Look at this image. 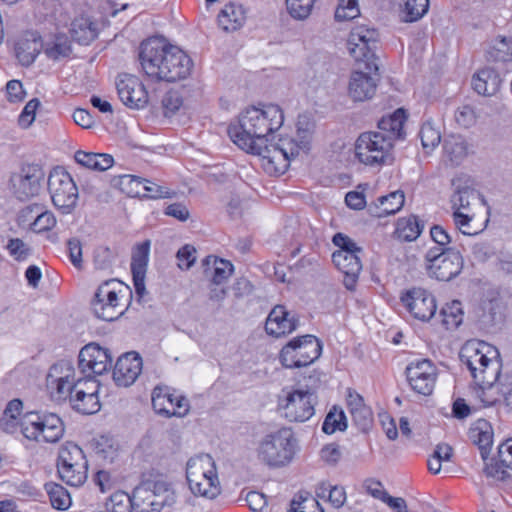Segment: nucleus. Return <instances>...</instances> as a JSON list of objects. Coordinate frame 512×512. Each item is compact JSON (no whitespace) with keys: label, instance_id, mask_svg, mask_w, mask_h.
I'll use <instances>...</instances> for the list:
<instances>
[{"label":"nucleus","instance_id":"nucleus-1","mask_svg":"<svg viewBox=\"0 0 512 512\" xmlns=\"http://www.w3.org/2000/svg\"><path fill=\"white\" fill-rule=\"evenodd\" d=\"M284 121L281 108L269 104L263 109L251 107L240 114L237 124L228 127L231 140L243 151L257 155L267 152L269 137Z\"/></svg>","mask_w":512,"mask_h":512},{"label":"nucleus","instance_id":"nucleus-2","mask_svg":"<svg viewBox=\"0 0 512 512\" xmlns=\"http://www.w3.org/2000/svg\"><path fill=\"white\" fill-rule=\"evenodd\" d=\"M405 119L404 110L399 108L391 115L381 118L377 131L362 133L355 144L358 160L368 166L392 164L394 142L405 136Z\"/></svg>","mask_w":512,"mask_h":512},{"label":"nucleus","instance_id":"nucleus-3","mask_svg":"<svg viewBox=\"0 0 512 512\" xmlns=\"http://www.w3.org/2000/svg\"><path fill=\"white\" fill-rule=\"evenodd\" d=\"M491 348L484 342H467L459 353L462 365L469 370L475 385L482 390L491 387L500 373L497 361L488 357Z\"/></svg>","mask_w":512,"mask_h":512},{"label":"nucleus","instance_id":"nucleus-4","mask_svg":"<svg viewBox=\"0 0 512 512\" xmlns=\"http://www.w3.org/2000/svg\"><path fill=\"white\" fill-rule=\"evenodd\" d=\"M294 433L290 428H280L267 434L257 448L258 459L270 467H281L291 462L295 454Z\"/></svg>","mask_w":512,"mask_h":512},{"label":"nucleus","instance_id":"nucleus-5","mask_svg":"<svg viewBox=\"0 0 512 512\" xmlns=\"http://www.w3.org/2000/svg\"><path fill=\"white\" fill-rule=\"evenodd\" d=\"M425 269L431 278L450 281L464 267V259L457 248H430L424 256Z\"/></svg>","mask_w":512,"mask_h":512},{"label":"nucleus","instance_id":"nucleus-6","mask_svg":"<svg viewBox=\"0 0 512 512\" xmlns=\"http://www.w3.org/2000/svg\"><path fill=\"white\" fill-rule=\"evenodd\" d=\"M321 353V341L316 336L307 334L291 339L281 349L279 359L286 368H300L314 363Z\"/></svg>","mask_w":512,"mask_h":512},{"label":"nucleus","instance_id":"nucleus-7","mask_svg":"<svg viewBox=\"0 0 512 512\" xmlns=\"http://www.w3.org/2000/svg\"><path fill=\"white\" fill-rule=\"evenodd\" d=\"M47 186L53 205L63 214H70L76 208L78 187L63 167L57 166L50 171Z\"/></svg>","mask_w":512,"mask_h":512},{"label":"nucleus","instance_id":"nucleus-8","mask_svg":"<svg viewBox=\"0 0 512 512\" xmlns=\"http://www.w3.org/2000/svg\"><path fill=\"white\" fill-rule=\"evenodd\" d=\"M317 397L311 393L302 392L294 387L282 389L278 399V407L283 417L289 422L302 423L308 421L315 414Z\"/></svg>","mask_w":512,"mask_h":512},{"label":"nucleus","instance_id":"nucleus-9","mask_svg":"<svg viewBox=\"0 0 512 512\" xmlns=\"http://www.w3.org/2000/svg\"><path fill=\"white\" fill-rule=\"evenodd\" d=\"M311 140V132L309 129L298 128L297 139L284 137L280 138L277 143L267 144V152L259 154L260 157L267 159L269 163L283 162L282 168L288 167L291 158L296 157L299 152H307Z\"/></svg>","mask_w":512,"mask_h":512},{"label":"nucleus","instance_id":"nucleus-10","mask_svg":"<svg viewBox=\"0 0 512 512\" xmlns=\"http://www.w3.org/2000/svg\"><path fill=\"white\" fill-rule=\"evenodd\" d=\"M74 374V366L69 360H60L49 368L46 389L52 400L66 401L71 398Z\"/></svg>","mask_w":512,"mask_h":512},{"label":"nucleus","instance_id":"nucleus-11","mask_svg":"<svg viewBox=\"0 0 512 512\" xmlns=\"http://www.w3.org/2000/svg\"><path fill=\"white\" fill-rule=\"evenodd\" d=\"M379 41V32L365 24L355 25L349 34L347 47L355 61H366L370 68V61L375 57V50Z\"/></svg>","mask_w":512,"mask_h":512},{"label":"nucleus","instance_id":"nucleus-12","mask_svg":"<svg viewBox=\"0 0 512 512\" xmlns=\"http://www.w3.org/2000/svg\"><path fill=\"white\" fill-rule=\"evenodd\" d=\"M168 48L171 44L164 37H151L144 40L139 47V61L143 72L156 80L164 66Z\"/></svg>","mask_w":512,"mask_h":512},{"label":"nucleus","instance_id":"nucleus-13","mask_svg":"<svg viewBox=\"0 0 512 512\" xmlns=\"http://www.w3.org/2000/svg\"><path fill=\"white\" fill-rule=\"evenodd\" d=\"M117 285L119 283L116 280H108L97 288L91 302L92 310L97 318L114 321L123 314L115 288Z\"/></svg>","mask_w":512,"mask_h":512},{"label":"nucleus","instance_id":"nucleus-14","mask_svg":"<svg viewBox=\"0 0 512 512\" xmlns=\"http://www.w3.org/2000/svg\"><path fill=\"white\" fill-rule=\"evenodd\" d=\"M405 373L409 385L416 393L424 396L432 394L437 377V369L432 361L426 358L412 361Z\"/></svg>","mask_w":512,"mask_h":512},{"label":"nucleus","instance_id":"nucleus-15","mask_svg":"<svg viewBox=\"0 0 512 512\" xmlns=\"http://www.w3.org/2000/svg\"><path fill=\"white\" fill-rule=\"evenodd\" d=\"M134 498L136 512H161L165 506L174 502L173 492L164 482H156L153 490L136 487Z\"/></svg>","mask_w":512,"mask_h":512},{"label":"nucleus","instance_id":"nucleus-16","mask_svg":"<svg viewBox=\"0 0 512 512\" xmlns=\"http://www.w3.org/2000/svg\"><path fill=\"white\" fill-rule=\"evenodd\" d=\"M154 411L166 418L184 417L189 412V401L184 396H175L168 386H156L152 391Z\"/></svg>","mask_w":512,"mask_h":512},{"label":"nucleus","instance_id":"nucleus-17","mask_svg":"<svg viewBox=\"0 0 512 512\" xmlns=\"http://www.w3.org/2000/svg\"><path fill=\"white\" fill-rule=\"evenodd\" d=\"M113 357L110 351L98 344L84 346L78 355V368L81 374L102 375L112 366Z\"/></svg>","mask_w":512,"mask_h":512},{"label":"nucleus","instance_id":"nucleus-18","mask_svg":"<svg viewBox=\"0 0 512 512\" xmlns=\"http://www.w3.org/2000/svg\"><path fill=\"white\" fill-rule=\"evenodd\" d=\"M116 89L121 102L131 109H142L148 103V93L143 83L134 75H119Z\"/></svg>","mask_w":512,"mask_h":512},{"label":"nucleus","instance_id":"nucleus-19","mask_svg":"<svg viewBox=\"0 0 512 512\" xmlns=\"http://www.w3.org/2000/svg\"><path fill=\"white\" fill-rule=\"evenodd\" d=\"M162 66L158 81L174 82L187 78L193 68V61L191 58L179 47L171 45L168 48V56H166Z\"/></svg>","mask_w":512,"mask_h":512},{"label":"nucleus","instance_id":"nucleus-20","mask_svg":"<svg viewBox=\"0 0 512 512\" xmlns=\"http://www.w3.org/2000/svg\"><path fill=\"white\" fill-rule=\"evenodd\" d=\"M401 301L414 318L423 322L430 320L437 309L434 296L423 288L408 290Z\"/></svg>","mask_w":512,"mask_h":512},{"label":"nucleus","instance_id":"nucleus-21","mask_svg":"<svg viewBox=\"0 0 512 512\" xmlns=\"http://www.w3.org/2000/svg\"><path fill=\"white\" fill-rule=\"evenodd\" d=\"M142 371V358L136 352H128L117 359L113 379L118 386L132 385Z\"/></svg>","mask_w":512,"mask_h":512},{"label":"nucleus","instance_id":"nucleus-22","mask_svg":"<svg viewBox=\"0 0 512 512\" xmlns=\"http://www.w3.org/2000/svg\"><path fill=\"white\" fill-rule=\"evenodd\" d=\"M22 410L23 403L20 399L16 398L9 401L0 418V428L10 434H15L19 431L26 440L30 441L29 426L23 422L28 413L23 415Z\"/></svg>","mask_w":512,"mask_h":512},{"label":"nucleus","instance_id":"nucleus-23","mask_svg":"<svg viewBox=\"0 0 512 512\" xmlns=\"http://www.w3.org/2000/svg\"><path fill=\"white\" fill-rule=\"evenodd\" d=\"M34 421V440L55 443L64 433V425L60 417L54 413H36Z\"/></svg>","mask_w":512,"mask_h":512},{"label":"nucleus","instance_id":"nucleus-24","mask_svg":"<svg viewBox=\"0 0 512 512\" xmlns=\"http://www.w3.org/2000/svg\"><path fill=\"white\" fill-rule=\"evenodd\" d=\"M298 325L299 320L294 315H291L284 306L277 305L266 319L265 330L271 336L281 337L295 331Z\"/></svg>","mask_w":512,"mask_h":512},{"label":"nucleus","instance_id":"nucleus-25","mask_svg":"<svg viewBox=\"0 0 512 512\" xmlns=\"http://www.w3.org/2000/svg\"><path fill=\"white\" fill-rule=\"evenodd\" d=\"M332 262L344 274L343 283L348 290L355 288L357 279L362 270L359 254H343L333 252Z\"/></svg>","mask_w":512,"mask_h":512},{"label":"nucleus","instance_id":"nucleus-26","mask_svg":"<svg viewBox=\"0 0 512 512\" xmlns=\"http://www.w3.org/2000/svg\"><path fill=\"white\" fill-rule=\"evenodd\" d=\"M98 383H92L86 390H77L69 399L71 407L81 414H94L100 410L98 398Z\"/></svg>","mask_w":512,"mask_h":512},{"label":"nucleus","instance_id":"nucleus-27","mask_svg":"<svg viewBox=\"0 0 512 512\" xmlns=\"http://www.w3.org/2000/svg\"><path fill=\"white\" fill-rule=\"evenodd\" d=\"M377 87V81L368 73L354 71L351 74L348 93L354 101H365L371 99Z\"/></svg>","mask_w":512,"mask_h":512},{"label":"nucleus","instance_id":"nucleus-28","mask_svg":"<svg viewBox=\"0 0 512 512\" xmlns=\"http://www.w3.org/2000/svg\"><path fill=\"white\" fill-rule=\"evenodd\" d=\"M9 189L13 196L21 202L28 201L32 196V165L23 164L13 172L9 181Z\"/></svg>","mask_w":512,"mask_h":512},{"label":"nucleus","instance_id":"nucleus-29","mask_svg":"<svg viewBox=\"0 0 512 512\" xmlns=\"http://www.w3.org/2000/svg\"><path fill=\"white\" fill-rule=\"evenodd\" d=\"M38 40L41 43V49L46 57L53 61L67 58L72 53L71 43L65 34H55L43 40L41 36L36 37L34 33V44H36Z\"/></svg>","mask_w":512,"mask_h":512},{"label":"nucleus","instance_id":"nucleus-30","mask_svg":"<svg viewBox=\"0 0 512 512\" xmlns=\"http://www.w3.org/2000/svg\"><path fill=\"white\" fill-rule=\"evenodd\" d=\"M405 195L402 190H396L388 195L381 196L377 202L368 206L370 215L383 218L389 215H394L404 206Z\"/></svg>","mask_w":512,"mask_h":512},{"label":"nucleus","instance_id":"nucleus-31","mask_svg":"<svg viewBox=\"0 0 512 512\" xmlns=\"http://www.w3.org/2000/svg\"><path fill=\"white\" fill-rule=\"evenodd\" d=\"M468 437L478 446L482 458L485 460L490 454L493 443V429L485 419L476 420L470 427Z\"/></svg>","mask_w":512,"mask_h":512},{"label":"nucleus","instance_id":"nucleus-32","mask_svg":"<svg viewBox=\"0 0 512 512\" xmlns=\"http://www.w3.org/2000/svg\"><path fill=\"white\" fill-rule=\"evenodd\" d=\"M502 83V79L498 72L492 68L480 70L473 76V89L483 96H492L498 92Z\"/></svg>","mask_w":512,"mask_h":512},{"label":"nucleus","instance_id":"nucleus-33","mask_svg":"<svg viewBox=\"0 0 512 512\" xmlns=\"http://www.w3.org/2000/svg\"><path fill=\"white\" fill-rule=\"evenodd\" d=\"M70 33L74 41L88 45L97 37V24L89 17L81 15L72 21Z\"/></svg>","mask_w":512,"mask_h":512},{"label":"nucleus","instance_id":"nucleus-34","mask_svg":"<svg viewBox=\"0 0 512 512\" xmlns=\"http://www.w3.org/2000/svg\"><path fill=\"white\" fill-rule=\"evenodd\" d=\"M202 266L205 274H208L211 270V281L215 285L226 282L233 273V265L231 262L212 255L202 260Z\"/></svg>","mask_w":512,"mask_h":512},{"label":"nucleus","instance_id":"nucleus-35","mask_svg":"<svg viewBox=\"0 0 512 512\" xmlns=\"http://www.w3.org/2000/svg\"><path fill=\"white\" fill-rule=\"evenodd\" d=\"M245 18V11L241 5L229 3L218 14V23L225 31H235L243 25Z\"/></svg>","mask_w":512,"mask_h":512},{"label":"nucleus","instance_id":"nucleus-36","mask_svg":"<svg viewBox=\"0 0 512 512\" xmlns=\"http://www.w3.org/2000/svg\"><path fill=\"white\" fill-rule=\"evenodd\" d=\"M444 155L451 165L458 166L468 155V145L460 135H450L444 139Z\"/></svg>","mask_w":512,"mask_h":512},{"label":"nucleus","instance_id":"nucleus-37","mask_svg":"<svg viewBox=\"0 0 512 512\" xmlns=\"http://www.w3.org/2000/svg\"><path fill=\"white\" fill-rule=\"evenodd\" d=\"M216 471L215 462L208 454H201L189 459L186 465V478L189 482L200 476L213 475Z\"/></svg>","mask_w":512,"mask_h":512},{"label":"nucleus","instance_id":"nucleus-38","mask_svg":"<svg viewBox=\"0 0 512 512\" xmlns=\"http://www.w3.org/2000/svg\"><path fill=\"white\" fill-rule=\"evenodd\" d=\"M423 228V222L417 216L410 215L397 220L394 234L400 240L411 242L420 236Z\"/></svg>","mask_w":512,"mask_h":512},{"label":"nucleus","instance_id":"nucleus-39","mask_svg":"<svg viewBox=\"0 0 512 512\" xmlns=\"http://www.w3.org/2000/svg\"><path fill=\"white\" fill-rule=\"evenodd\" d=\"M188 482L189 488L194 495L213 499L220 493L219 481L216 471L213 475L200 476Z\"/></svg>","mask_w":512,"mask_h":512},{"label":"nucleus","instance_id":"nucleus-40","mask_svg":"<svg viewBox=\"0 0 512 512\" xmlns=\"http://www.w3.org/2000/svg\"><path fill=\"white\" fill-rule=\"evenodd\" d=\"M88 461L83 450L72 442L61 446L58 453L57 466L68 467V465H86Z\"/></svg>","mask_w":512,"mask_h":512},{"label":"nucleus","instance_id":"nucleus-41","mask_svg":"<svg viewBox=\"0 0 512 512\" xmlns=\"http://www.w3.org/2000/svg\"><path fill=\"white\" fill-rule=\"evenodd\" d=\"M489 62H508L512 60V38L498 36L487 50Z\"/></svg>","mask_w":512,"mask_h":512},{"label":"nucleus","instance_id":"nucleus-42","mask_svg":"<svg viewBox=\"0 0 512 512\" xmlns=\"http://www.w3.org/2000/svg\"><path fill=\"white\" fill-rule=\"evenodd\" d=\"M57 472L63 482L72 487L82 486L88 478V464L57 466Z\"/></svg>","mask_w":512,"mask_h":512},{"label":"nucleus","instance_id":"nucleus-43","mask_svg":"<svg viewBox=\"0 0 512 512\" xmlns=\"http://www.w3.org/2000/svg\"><path fill=\"white\" fill-rule=\"evenodd\" d=\"M49 496L50 503L57 510H66L71 505V498L68 491L60 484L49 482L44 485Z\"/></svg>","mask_w":512,"mask_h":512},{"label":"nucleus","instance_id":"nucleus-44","mask_svg":"<svg viewBox=\"0 0 512 512\" xmlns=\"http://www.w3.org/2000/svg\"><path fill=\"white\" fill-rule=\"evenodd\" d=\"M452 185L455 191L451 197L452 208L460 210L461 208H468L470 205V197L474 196L476 191L465 182L461 183V178L454 179Z\"/></svg>","mask_w":512,"mask_h":512},{"label":"nucleus","instance_id":"nucleus-45","mask_svg":"<svg viewBox=\"0 0 512 512\" xmlns=\"http://www.w3.org/2000/svg\"><path fill=\"white\" fill-rule=\"evenodd\" d=\"M31 42L32 33L30 31H25L16 36L14 40L15 57L23 66H30L32 64Z\"/></svg>","mask_w":512,"mask_h":512},{"label":"nucleus","instance_id":"nucleus-46","mask_svg":"<svg viewBox=\"0 0 512 512\" xmlns=\"http://www.w3.org/2000/svg\"><path fill=\"white\" fill-rule=\"evenodd\" d=\"M463 307L458 300L447 303L440 311L442 323L447 329L457 328L463 321Z\"/></svg>","mask_w":512,"mask_h":512},{"label":"nucleus","instance_id":"nucleus-47","mask_svg":"<svg viewBox=\"0 0 512 512\" xmlns=\"http://www.w3.org/2000/svg\"><path fill=\"white\" fill-rule=\"evenodd\" d=\"M347 429V418L342 409L333 406L326 415L322 430L326 434H333L338 431H345Z\"/></svg>","mask_w":512,"mask_h":512},{"label":"nucleus","instance_id":"nucleus-48","mask_svg":"<svg viewBox=\"0 0 512 512\" xmlns=\"http://www.w3.org/2000/svg\"><path fill=\"white\" fill-rule=\"evenodd\" d=\"M150 240L137 244L132 253L131 259V272L132 273H146L149 252H150Z\"/></svg>","mask_w":512,"mask_h":512},{"label":"nucleus","instance_id":"nucleus-49","mask_svg":"<svg viewBox=\"0 0 512 512\" xmlns=\"http://www.w3.org/2000/svg\"><path fill=\"white\" fill-rule=\"evenodd\" d=\"M129 194L138 197H145L150 199H160V198H171L173 196V192H171L167 187L158 185L152 181L146 179L145 185L143 186V191L140 189L134 190L131 188L129 190Z\"/></svg>","mask_w":512,"mask_h":512},{"label":"nucleus","instance_id":"nucleus-50","mask_svg":"<svg viewBox=\"0 0 512 512\" xmlns=\"http://www.w3.org/2000/svg\"><path fill=\"white\" fill-rule=\"evenodd\" d=\"M111 512H133L136 511V498H134V490L129 495L124 491L114 492L110 498Z\"/></svg>","mask_w":512,"mask_h":512},{"label":"nucleus","instance_id":"nucleus-51","mask_svg":"<svg viewBox=\"0 0 512 512\" xmlns=\"http://www.w3.org/2000/svg\"><path fill=\"white\" fill-rule=\"evenodd\" d=\"M429 0H404L403 21L414 22L428 11Z\"/></svg>","mask_w":512,"mask_h":512},{"label":"nucleus","instance_id":"nucleus-52","mask_svg":"<svg viewBox=\"0 0 512 512\" xmlns=\"http://www.w3.org/2000/svg\"><path fill=\"white\" fill-rule=\"evenodd\" d=\"M34 213L37 214L34 218V233L50 231L56 225L54 214L51 211L43 210L42 206L34 204Z\"/></svg>","mask_w":512,"mask_h":512},{"label":"nucleus","instance_id":"nucleus-53","mask_svg":"<svg viewBox=\"0 0 512 512\" xmlns=\"http://www.w3.org/2000/svg\"><path fill=\"white\" fill-rule=\"evenodd\" d=\"M420 138L424 149L433 150L441 141V133L432 122L427 121L421 126Z\"/></svg>","mask_w":512,"mask_h":512},{"label":"nucleus","instance_id":"nucleus-54","mask_svg":"<svg viewBox=\"0 0 512 512\" xmlns=\"http://www.w3.org/2000/svg\"><path fill=\"white\" fill-rule=\"evenodd\" d=\"M321 376L322 374L314 369L307 375L303 374L302 379H299L296 386L293 387L302 392L311 393V397H317L316 391L321 385Z\"/></svg>","mask_w":512,"mask_h":512},{"label":"nucleus","instance_id":"nucleus-55","mask_svg":"<svg viewBox=\"0 0 512 512\" xmlns=\"http://www.w3.org/2000/svg\"><path fill=\"white\" fill-rule=\"evenodd\" d=\"M315 0H286L287 10L297 20L306 19L312 10Z\"/></svg>","mask_w":512,"mask_h":512},{"label":"nucleus","instance_id":"nucleus-56","mask_svg":"<svg viewBox=\"0 0 512 512\" xmlns=\"http://www.w3.org/2000/svg\"><path fill=\"white\" fill-rule=\"evenodd\" d=\"M360 15L358 0H339L335 11L336 21L352 20Z\"/></svg>","mask_w":512,"mask_h":512},{"label":"nucleus","instance_id":"nucleus-57","mask_svg":"<svg viewBox=\"0 0 512 512\" xmlns=\"http://www.w3.org/2000/svg\"><path fill=\"white\" fill-rule=\"evenodd\" d=\"M290 506L291 512H311L314 511V509H318L320 511L321 508L317 499L311 497L308 493H306V496L299 493L292 499Z\"/></svg>","mask_w":512,"mask_h":512},{"label":"nucleus","instance_id":"nucleus-58","mask_svg":"<svg viewBox=\"0 0 512 512\" xmlns=\"http://www.w3.org/2000/svg\"><path fill=\"white\" fill-rule=\"evenodd\" d=\"M182 104L183 100L180 93L176 90H169L164 94L161 100L164 116L170 117L174 115Z\"/></svg>","mask_w":512,"mask_h":512},{"label":"nucleus","instance_id":"nucleus-59","mask_svg":"<svg viewBox=\"0 0 512 512\" xmlns=\"http://www.w3.org/2000/svg\"><path fill=\"white\" fill-rule=\"evenodd\" d=\"M115 252L109 247L100 246L94 252V265L99 270L110 269L115 259Z\"/></svg>","mask_w":512,"mask_h":512},{"label":"nucleus","instance_id":"nucleus-60","mask_svg":"<svg viewBox=\"0 0 512 512\" xmlns=\"http://www.w3.org/2000/svg\"><path fill=\"white\" fill-rule=\"evenodd\" d=\"M455 121L463 128H470L477 121V114L471 105H463L455 111Z\"/></svg>","mask_w":512,"mask_h":512},{"label":"nucleus","instance_id":"nucleus-61","mask_svg":"<svg viewBox=\"0 0 512 512\" xmlns=\"http://www.w3.org/2000/svg\"><path fill=\"white\" fill-rule=\"evenodd\" d=\"M332 242L335 246L339 247V250L336 252H342L343 254H360L362 252V248L357 246V244L347 235L343 233H336Z\"/></svg>","mask_w":512,"mask_h":512},{"label":"nucleus","instance_id":"nucleus-62","mask_svg":"<svg viewBox=\"0 0 512 512\" xmlns=\"http://www.w3.org/2000/svg\"><path fill=\"white\" fill-rule=\"evenodd\" d=\"M94 450L96 454H98L102 458L112 459L116 451L114 440L108 436H99L98 438L95 439Z\"/></svg>","mask_w":512,"mask_h":512},{"label":"nucleus","instance_id":"nucleus-63","mask_svg":"<svg viewBox=\"0 0 512 512\" xmlns=\"http://www.w3.org/2000/svg\"><path fill=\"white\" fill-rule=\"evenodd\" d=\"M176 257L179 261V268L188 270L196 261V249L193 245L186 244L178 250Z\"/></svg>","mask_w":512,"mask_h":512},{"label":"nucleus","instance_id":"nucleus-64","mask_svg":"<svg viewBox=\"0 0 512 512\" xmlns=\"http://www.w3.org/2000/svg\"><path fill=\"white\" fill-rule=\"evenodd\" d=\"M350 415L353 423L360 431L366 432L370 428L373 415L371 409L368 406L358 409L357 411H353L350 413Z\"/></svg>","mask_w":512,"mask_h":512}]
</instances>
